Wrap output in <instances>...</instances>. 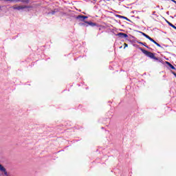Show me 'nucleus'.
Masks as SVG:
<instances>
[{
    "instance_id": "f257e3e1",
    "label": "nucleus",
    "mask_w": 176,
    "mask_h": 176,
    "mask_svg": "<svg viewBox=\"0 0 176 176\" xmlns=\"http://www.w3.org/2000/svg\"><path fill=\"white\" fill-rule=\"evenodd\" d=\"M140 50H141V52H142L144 53V54H145L146 56H147V57H150V58H153V60H156L157 61L159 60V58H157L156 56H155V54L146 51L142 48H140Z\"/></svg>"
},
{
    "instance_id": "f03ea898",
    "label": "nucleus",
    "mask_w": 176,
    "mask_h": 176,
    "mask_svg": "<svg viewBox=\"0 0 176 176\" xmlns=\"http://www.w3.org/2000/svg\"><path fill=\"white\" fill-rule=\"evenodd\" d=\"M28 8H30V7L28 6H19L16 4L12 6L11 9H13L14 10H24V9H28Z\"/></svg>"
},
{
    "instance_id": "7ed1b4c3",
    "label": "nucleus",
    "mask_w": 176,
    "mask_h": 176,
    "mask_svg": "<svg viewBox=\"0 0 176 176\" xmlns=\"http://www.w3.org/2000/svg\"><path fill=\"white\" fill-rule=\"evenodd\" d=\"M116 36H119L120 38H127L129 36L127 35V34L120 32L116 34Z\"/></svg>"
},
{
    "instance_id": "20e7f679",
    "label": "nucleus",
    "mask_w": 176,
    "mask_h": 176,
    "mask_svg": "<svg viewBox=\"0 0 176 176\" xmlns=\"http://www.w3.org/2000/svg\"><path fill=\"white\" fill-rule=\"evenodd\" d=\"M0 171L1 173H3L4 175L8 176V172H6V168L2 166V164H0Z\"/></svg>"
},
{
    "instance_id": "39448f33",
    "label": "nucleus",
    "mask_w": 176,
    "mask_h": 176,
    "mask_svg": "<svg viewBox=\"0 0 176 176\" xmlns=\"http://www.w3.org/2000/svg\"><path fill=\"white\" fill-rule=\"evenodd\" d=\"M77 20H80V21H85V19H87V16L83 15H78L76 16Z\"/></svg>"
},
{
    "instance_id": "423d86ee",
    "label": "nucleus",
    "mask_w": 176,
    "mask_h": 176,
    "mask_svg": "<svg viewBox=\"0 0 176 176\" xmlns=\"http://www.w3.org/2000/svg\"><path fill=\"white\" fill-rule=\"evenodd\" d=\"M86 24H88L89 25H91V27H94L96 25V23L93 22H89V21H85Z\"/></svg>"
},
{
    "instance_id": "0eeeda50",
    "label": "nucleus",
    "mask_w": 176,
    "mask_h": 176,
    "mask_svg": "<svg viewBox=\"0 0 176 176\" xmlns=\"http://www.w3.org/2000/svg\"><path fill=\"white\" fill-rule=\"evenodd\" d=\"M167 65H168V67H170V68H171V69H175V67L171 65V63H170L169 62H166Z\"/></svg>"
},
{
    "instance_id": "6e6552de",
    "label": "nucleus",
    "mask_w": 176,
    "mask_h": 176,
    "mask_svg": "<svg viewBox=\"0 0 176 176\" xmlns=\"http://www.w3.org/2000/svg\"><path fill=\"white\" fill-rule=\"evenodd\" d=\"M141 34L143 35V36H145V38H146L147 39H148L150 38V36L148 34H146L144 32H141Z\"/></svg>"
},
{
    "instance_id": "1a4fd4ad",
    "label": "nucleus",
    "mask_w": 176,
    "mask_h": 176,
    "mask_svg": "<svg viewBox=\"0 0 176 176\" xmlns=\"http://www.w3.org/2000/svg\"><path fill=\"white\" fill-rule=\"evenodd\" d=\"M153 43H155V45H156L157 46H158V47H162V45H160V44H159L157 42H156L155 41H154Z\"/></svg>"
},
{
    "instance_id": "9d476101",
    "label": "nucleus",
    "mask_w": 176,
    "mask_h": 176,
    "mask_svg": "<svg viewBox=\"0 0 176 176\" xmlns=\"http://www.w3.org/2000/svg\"><path fill=\"white\" fill-rule=\"evenodd\" d=\"M168 24H169V25H170V27H172L173 28H174L175 30H176L175 25H173V23H168Z\"/></svg>"
},
{
    "instance_id": "9b49d317",
    "label": "nucleus",
    "mask_w": 176,
    "mask_h": 176,
    "mask_svg": "<svg viewBox=\"0 0 176 176\" xmlns=\"http://www.w3.org/2000/svg\"><path fill=\"white\" fill-rule=\"evenodd\" d=\"M21 2H23L24 3H28L30 0H21Z\"/></svg>"
},
{
    "instance_id": "f8f14e48",
    "label": "nucleus",
    "mask_w": 176,
    "mask_h": 176,
    "mask_svg": "<svg viewBox=\"0 0 176 176\" xmlns=\"http://www.w3.org/2000/svg\"><path fill=\"white\" fill-rule=\"evenodd\" d=\"M149 41H151V42H153L154 43L155 42V40H153V38H151V37H148V38Z\"/></svg>"
},
{
    "instance_id": "ddd939ff",
    "label": "nucleus",
    "mask_w": 176,
    "mask_h": 176,
    "mask_svg": "<svg viewBox=\"0 0 176 176\" xmlns=\"http://www.w3.org/2000/svg\"><path fill=\"white\" fill-rule=\"evenodd\" d=\"M143 46H145V47H147V49H149V47L146 45V43H143Z\"/></svg>"
},
{
    "instance_id": "4468645a",
    "label": "nucleus",
    "mask_w": 176,
    "mask_h": 176,
    "mask_svg": "<svg viewBox=\"0 0 176 176\" xmlns=\"http://www.w3.org/2000/svg\"><path fill=\"white\" fill-rule=\"evenodd\" d=\"M137 43H139L140 45H144V43H142L141 41H137Z\"/></svg>"
},
{
    "instance_id": "2eb2a0df",
    "label": "nucleus",
    "mask_w": 176,
    "mask_h": 176,
    "mask_svg": "<svg viewBox=\"0 0 176 176\" xmlns=\"http://www.w3.org/2000/svg\"><path fill=\"white\" fill-rule=\"evenodd\" d=\"M129 45H127V43H124V49L125 47H128Z\"/></svg>"
},
{
    "instance_id": "dca6fc26",
    "label": "nucleus",
    "mask_w": 176,
    "mask_h": 176,
    "mask_svg": "<svg viewBox=\"0 0 176 176\" xmlns=\"http://www.w3.org/2000/svg\"><path fill=\"white\" fill-rule=\"evenodd\" d=\"M172 1V2H174V3H175V5H176V1L175 0H171Z\"/></svg>"
},
{
    "instance_id": "f3484780",
    "label": "nucleus",
    "mask_w": 176,
    "mask_h": 176,
    "mask_svg": "<svg viewBox=\"0 0 176 176\" xmlns=\"http://www.w3.org/2000/svg\"><path fill=\"white\" fill-rule=\"evenodd\" d=\"M0 1H4V2H8L9 0H0Z\"/></svg>"
},
{
    "instance_id": "a211bd4d",
    "label": "nucleus",
    "mask_w": 176,
    "mask_h": 176,
    "mask_svg": "<svg viewBox=\"0 0 176 176\" xmlns=\"http://www.w3.org/2000/svg\"><path fill=\"white\" fill-rule=\"evenodd\" d=\"M123 19H127V17L126 16H122Z\"/></svg>"
},
{
    "instance_id": "6ab92c4d",
    "label": "nucleus",
    "mask_w": 176,
    "mask_h": 176,
    "mask_svg": "<svg viewBox=\"0 0 176 176\" xmlns=\"http://www.w3.org/2000/svg\"><path fill=\"white\" fill-rule=\"evenodd\" d=\"M173 75H174V76H175V78H176V73H174Z\"/></svg>"
},
{
    "instance_id": "aec40b11",
    "label": "nucleus",
    "mask_w": 176,
    "mask_h": 176,
    "mask_svg": "<svg viewBox=\"0 0 176 176\" xmlns=\"http://www.w3.org/2000/svg\"><path fill=\"white\" fill-rule=\"evenodd\" d=\"M157 8H160V6H157Z\"/></svg>"
},
{
    "instance_id": "412c9836",
    "label": "nucleus",
    "mask_w": 176,
    "mask_h": 176,
    "mask_svg": "<svg viewBox=\"0 0 176 176\" xmlns=\"http://www.w3.org/2000/svg\"><path fill=\"white\" fill-rule=\"evenodd\" d=\"M8 1H14V0H8Z\"/></svg>"
},
{
    "instance_id": "4be33fe9",
    "label": "nucleus",
    "mask_w": 176,
    "mask_h": 176,
    "mask_svg": "<svg viewBox=\"0 0 176 176\" xmlns=\"http://www.w3.org/2000/svg\"><path fill=\"white\" fill-rule=\"evenodd\" d=\"M15 1H21V0H15Z\"/></svg>"
}]
</instances>
